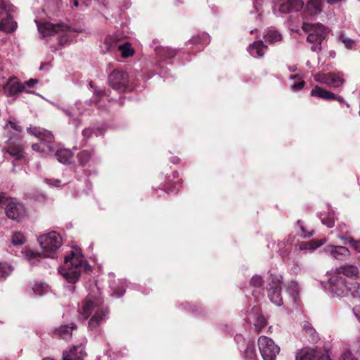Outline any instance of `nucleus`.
<instances>
[{
    "instance_id": "17",
    "label": "nucleus",
    "mask_w": 360,
    "mask_h": 360,
    "mask_svg": "<svg viewBox=\"0 0 360 360\" xmlns=\"http://www.w3.org/2000/svg\"><path fill=\"white\" fill-rule=\"evenodd\" d=\"M324 252L334 259L345 261L349 257V250L344 246L328 245L324 248Z\"/></svg>"
},
{
    "instance_id": "7",
    "label": "nucleus",
    "mask_w": 360,
    "mask_h": 360,
    "mask_svg": "<svg viewBox=\"0 0 360 360\" xmlns=\"http://www.w3.org/2000/svg\"><path fill=\"white\" fill-rule=\"evenodd\" d=\"M13 6L8 0H0V30L6 32H13L16 29V23L13 20L11 13Z\"/></svg>"
},
{
    "instance_id": "56",
    "label": "nucleus",
    "mask_w": 360,
    "mask_h": 360,
    "mask_svg": "<svg viewBox=\"0 0 360 360\" xmlns=\"http://www.w3.org/2000/svg\"><path fill=\"white\" fill-rule=\"evenodd\" d=\"M334 100H337L340 103H344L345 104L348 108H349V104L346 103L344 100V98L342 96H335V98Z\"/></svg>"
},
{
    "instance_id": "57",
    "label": "nucleus",
    "mask_w": 360,
    "mask_h": 360,
    "mask_svg": "<svg viewBox=\"0 0 360 360\" xmlns=\"http://www.w3.org/2000/svg\"><path fill=\"white\" fill-rule=\"evenodd\" d=\"M354 315H360V304L356 305L353 307Z\"/></svg>"
},
{
    "instance_id": "52",
    "label": "nucleus",
    "mask_w": 360,
    "mask_h": 360,
    "mask_svg": "<svg viewBox=\"0 0 360 360\" xmlns=\"http://www.w3.org/2000/svg\"><path fill=\"white\" fill-rule=\"evenodd\" d=\"M322 223L329 228H331V227L334 226V225H335V221H334V219H333V218H329L328 219H323Z\"/></svg>"
},
{
    "instance_id": "58",
    "label": "nucleus",
    "mask_w": 360,
    "mask_h": 360,
    "mask_svg": "<svg viewBox=\"0 0 360 360\" xmlns=\"http://www.w3.org/2000/svg\"><path fill=\"white\" fill-rule=\"evenodd\" d=\"M187 307H189L190 309L188 310V312L191 313H196L198 312L197 307L195 306H191L189 304H186Z\"/></svg>"
},
{
    "instance_id": "31",
    "label": "nucleus",
    "mask_w": 360,
    "mask_h": 360,
    "mask_svg": "<svg viewBox=\"0 0 360 360\" xmlns=\"http://www.w3.org/2000/svg\"><path fill=\"white\" fill-rule=\"evenodd\" d=\"M264 38L269 44H274L282 40L281 34L276 30H269L265 32Z\"/></svg>"
},
{
    "instance_id": "50",
    "label": "nucleus",
    "mask_w": 360,
    "mask_h": 360,
    "mask_svg": "<svg viewBox=\"0 0 360 360\" xmlns=\"http://www.w3.org/2000/svg\"><path fill=\"white\" fill-rule=\"evenodd\" d=\"M125 292V286L124 285H122L120 288H115L113 290V293L117 296V297H121L124 295Z\"/></svg>"
},
{
    "instance_id": "61",
    "label": "nucleus",
    "mask_w": 360,
    "mask_h": 360,
    "mask_svg": "<svg viewBox=\"0 0 360 360\" xmlns=\"http://www.w3.org/2000/svg\"><path fill=\"white\" fill-rule=\"evenodd\" d=\"M296 68L295 66H288V70L290 72H295L296 70Z\"/></svg>"
},
{
    "instance_id": "11",
    "label": "nucleus",
    "mask_w": 360,
    "mask_h": 360,
    "mask_svg": "<svg viewBox=\"0 0 360 360\" xmlns=\"http://www.w3.org/2000/svg\"><path fill=\"white\" fill-rule=\"evenodd\" d=\"M117 36H109L105 40V44L106 45L108 51H113L117 49L121 54V56L124 58L132 56L134 53V49L131 47V44L129 42H124L120 44L117 42Z\"/></svg>"
},
{
    "instance_id": "30",
    "label": "nucleus",
    "mask_w": 360,
    "mask_h": 360,
    "mask_svg": "<svg viewBox=\"0 0 360 360\" xmlns=\"http://www.w3.org/2000/svg\"><path fill=\"white\" fill-rule=\"evenodd\" d=\"M6 150L15 160H20L24 155L22 148L19 144H10Z\"/></svg>"
},
{
    "instance_id": "46",
    "label": "nucleus",
    "mask_w": 360,
    "mask_h": 360,
    "mask_svg": "<svg viewBox=\"0 0 360 360\" xmlns=\"http://www.w3.org/2000/svg\"><path fill=\"white\" fill-rule=\"evenodd\" d=\"M25 257L30 261V264L33 265V264H34V262H32V260L34 259L39 258L40 255H39V253H36V252H34L33 251L29 250V251H27L25 252Z\"/></svg>"
},
{
    "instance_id": "9",
    "label": "nucleus",
    "mask_w": 360,
    "mask_h": 360,
    "mask_svg": "<svg viewBox=\"0 0 360 360\" xmlns=\"http://www.w3.org/2000/svg\"><path fill=\"white\" fill-rule=\"evenodd\" d=\"M257 344L263 360H276L280 352V347L271 338L262 335L258 338Z\"/></svg>"
},
{
    "instance_id": "62",
    "label": "nucleus",
    "mask_w": 360,
    "mask_h": 360,
    "mask_svg": "<svg viewBox=\"0 0 360 360\" xmlns=\"http://www.w3.org/2000/svg\"><path fill=\"white\" fill-rule=\"evenodd\" d=\"M97 1H99L100 3H101L102 4H103L105 6H106L107 0H97Z\"/></svg>"
},
{
    "instance_id": "54",
    "label": "nucleus",
    "mask_w": 360,
    "mask_h": 360,
    "mask_svg": "<svg viewBox=\"0 0 360 360\" xmlns=\"http://www.w3.org/2000/svg\"><path fill=\"white\" fill-rule=\"evenodd\" d=\"M8 124L16 131H21V127L15 122L8 121Z\"/></svg>"
},
{
    "instance_id": "42",
    "label": "nucleus",
    "mask_w": 360,
    "mask_h": 360,
    "mask_svg": "<svg viewBox=\"0 0 360 360\" xmlns=\"http://www.w3.org/2000/svg\"><path fill=\"white\" fill-rule=\"evenodd\" d=\"M89 86L91 88L94 89V101L95 102L96 104H98L99 101L98 98L105 96V93L104 91L101 89H97L96 88H94L93 83L91 82L89 83Z\"/></svg>"
},
{
    "instance_id": "38",
    "label": "nucleus",
    "mask_w": 360,
    "mask_h": 360,
    "mask_svg": "<svg viewBox=\"0 0 360 360\" xmlns=\"http://www.w3.org/2000/svg\"><path fill=\"white\" fill-rule=\"evenodd\" d=\"M246 360H257L256 350L253 343H248L245 352Z\"/></svg>"
},
{
    "instance_id": "5",
    "label": "nucleus",
    "mask_w": 360,
    "mask_h": 360,
    "mask_svg": "<svg viewBox=\"0 0 360 360\" xmlns=\"http://www.w3.org/2000/svg\"><path fill=\"white\" fill-rule=\"evenodd\" d=\"M78 310L80 314L86 315H106L110 313L108 307L103 304L101 299L91 297H86L82 304H79Z\"/></svg>"
},
{
    "instance_id": "19",
    "label": "nucleus",
    "mask_w": 360,
    "mask_h": 360,
    "mask_svg": "<svg viewBox=\"0 0 360 360\" xmlns=\"http://www.w3.org/2000/svg\"><path fill=\"white\" fill-rule=\"evenodd\" d=\"M86 356L84 346L80 344L72 346L70 350H65L63 353V360H83Z\"/></svg>"
},
{
    "instance_id": "13",
    "label": "nucleus",
    "mask_w": 360,
    "mask_h": 360,
    "mask_svg": "<svg viewBox=\"0 0 360 360\" xmlns=\"http://www.w3.org/2000/svg\"><path fill=\"white\" fill-rule=\"evenodd\" d=\"M296 360H333L328 351L320 356L319 352L313 348H304L296 355Z\"/></svg>"
},
{
    "instance_id": "32",
    "label": "nucleus",
    "mask_w": 360,
    "mask_h": 360,
    "mask_svg": "<svg viewBox=\"0 0 360 360\" xmlns=\"http://www.w3.org/2000/svg\"><path fill=\"white\" fill-rule=\"evenodd\" d=\"M283 277L281 275L274 272V271H269V283L268 288H281Z\"/></svg>"
},
{
    "instance_id": "15",
    "label": "nucleus",
    "mask_w": 360,
    "mask_h": 360,
    "mask_svg": "<svg viewBox=\"0 0 360 360\" xmlns=\"http://www.w3.org/2000/svg\"><path fill=\"white\" fill-rule=\"evenodd\" d=\"M316 80L333 87H339L344 82L342 75L340 72L321 74L316 77Z\"/></svg>"
},
{
    "instance_id": "25",
    "label": "nucleus",
    "mask_w": 360,
    "mask_h": 360,
    "mask_svg": "<svg viewBox=\"0 0 360 360\" xmlns=\"http://www.w3.org/2000/svg\"><path fill=\"white\" fill-rule=\"evenodd\" d=\"M266 49L267 46L264 45L262 40L253 42L248 47L250 54L255 58L262 57Z\"/></svg>"
},
{
    "instance_id": "10",
    "label": "nucleus",
    "mask_w": 360,
    "mask_h": 360,
    "mask_svg": "<svg viewBox=\"0 0 360 360\" xmlns=\"http://www.w3.org/2000/svg\"><path fill=\"white\" fill-rule=\"evenodd\" d=\"M110 86L115 90L122 92L130 88L129 75L122 69L114 70L108 77Z\"/></svg>"
},
{
    "instance_id": "37",
    "label": "nucleus",
    "mask_w": 360,
    "mask_h": 360,
    "mask_svg": "<svg viewBox=\"0 0 360 360\" xmlns=\"http://www.w3.org/2000/svg\"><path fill=\"white\" fill-rule=\"evenodd\" d=\"M287 290L289 295L292 297L293 301H295L300 292L298 283L295 281H291L288 285Z\"/></svg>"
},
{
    "instance_id": "59",
    "label": "nucleus",
    "mask_w": 360,
    "mask_h": 360,
    "mask_svg": "<svg viewBox=\"0 0 360 360\" xmlns=\"http://www.w3.org/2000/svg\"><path fill=\"white\" fill-rule=\"evenodd\" d=\"M253 4H254L255 8L256 9L257 11H259V6H260V4H259L258 1L255 0Z\"/></svg>"
},
{
    "instance_id": "24",
    "label": "nucleus",
    "mask_w": 360,
    "mask_h": 360,
    "mask_svg": "<svg viewBox=\"0 0 360 360\" xmlns=\"http://www.w3.org/2000/svg\"><path fill=\"white\" fill-rule=\"evenodd\" d=\"M333 273L340 276L343 274L348 278H357L359 269L354 265H343L337 268Z\"/></svg>"
},
{
    "instance_id": "18",
    "label": "nucleus",
    "mask_w": 360,
    "mask_h": 360,
    "mask_svg": "<svg viewBox=\"0 0 360 360\" xmlns=\"http://www.w3.org/2000/svg\"><path fill=\"white\" fill-rule=\"evenodd\" d=\"M304 6L301 0H283L278 4V11L281 13H288L300 11Z\"/></svg>"
},
{
    "instance_id": "28",
    "label": "nucleus",
    "mask_w": 360,
    "mask_h": 360,
    "mask_svg": "<svg viewBox=\"0 0 360 360\" xmlns=\"http://www.w3.org/2000/svg\"><path fill=\"white\" fill-rule=\"evenodd\" d=\"M281 288H268V297L271 302L276 306H281L283 304V298L281 292Z\"/></svg>"
},
{
    "instance_id": "45",
    "label": "nucleus",
    "mask_w": 360,
    "mask_h": 360,
    "mask_svg": "<svg viewBox=\"0 0 360 360\" xmlns=\"http://www.w3.org/2000/svg\"><path fill=\"white\" fill-rule=\"evenodd\" d=\"M297 225L300 226V231H302V237L303 238H309L314 233L313 230L311 231H307L305 229V227L304 226L303 223L301 220H298L297 221Z\"/></svg>"
},
{
    "instance_id": "29",
    "label": "nucleus",
    "mask_w": 360,
    "mask_h": 360,
    "mask_svg": "<svg viewBox=\"0 0 360 360\" xmlns=\"http://www.w3.org/2000/svg\"><path fill=\"white\" fill-rule=\"evenodd\" d=\"M250 322L252 323L253 329L257 333L262 332V329L268 324L265 316H253V319Z\"/></svg>"
},
{
    "instance_id": "55",
    "label": "nucleus",
    "mask_w": 360,
    "mask_h": 360,
    "mask_svg": "<svg viewBox=\"0 0 360 360\" xmlns=\"http://www.w3.org/2000/svg\"><path fill=\"white\" fill-rule=\"evenodd\" d=\"M38 82V80L36 79H30V80L27 81L25 83V85L24 86H34L35 84H37Z\"/></svg>"
},
{
    "instance_id": "21",
    "label": "nucleus",
    "mask_w": 360,
    "mask_h": 360,
    "mask_svg": "<svg viewBox=\"0 0 360 360\" xmlns=\"http://www.w3.org/2000/svg\"><path fill=\"white\" fill-rule=\"evenodd\" d=\"M326 239H313L309 241L297 243L296 247L302 251L312 252L326 243Z\"/></svg>"
},
{
    "instance_id": "12",
    "label": "nucleus",
    "mask_w": 360,
    "mask_h": 360,
    "mask_svg": "<svg viewBox=\"0 0 360 360\" xmlns=\"http://www.w3.org/2000/svg\"><path fill=\"white\" fill-rule=\"evenodd\" d=\"M37 26L38 32L41 37L53 36L54 34H60L63 32L67 27L63 24H52L51 22H40L35 20Z\"/></svg>"
},
{
    "instance_id": "23",
    "label": "nucleus",
    "mask_w": 360,
    "mask_h": 360,
    "mask_svg": "<svg viewBox=\"0 0 360 360\" xmlns=\"http://www.w3.org/2000/svg\"><path fill=\"white\" fill-rule=\"evenodd\" d=\"M58 109H60L61 111H63L66 116L69 118V124H72L75 128H78L81 124L82 122L80 119L76 116L77 115H82V112L79 111V109H77L78 112H76V110L73 108H64L59 107L58 105L54 104Z\"/></svg>"
},
{
    "instance_id": "16",
    "label": "nucleus",
    "mask_w": 360,
    "mask_h": 360,
    "mask_svg": "<svg viewBox=\"0 0 360 360\" xmlns=\"http://www.w3.org/2000/svg\"><path fill=\"white\" fill-rule=\"evenodd\" d=\"M324 0H309L304 10V18H313L323 11Z\"/></svg>"
},
{
    "instance_id": "35",
    "label": "nucleus",
    "mask_w": 360,
    "mask_h": 360,
    "mask_svg": "<svg viewBox=\"0 0 360 360\" xmlns=\"http://www.w3.org/2000/svg\"><path fill=\"white\" fill-rule=\"evenodd\" d=\"M303 330L305 331L306 335L309 337V340L311 342H316L319 340V336L314 330V328L311 326L310 323H304L303 325Z\"/></svg>"
},
{
    "instance_id": "34",
    "label": "nucleus",
    "mask_w": 360,
    "mask_h": 360,
    "mask_svg": "<svg viewBox=\"0 0 360 360\" xmlns=\"http://www.w3.org/2000/svg\"><path fill=\"white\" fill-rule=\"evenodd\" d=\"M352 298L360 300V283L357 281L349 282L348 295Z\"/></svg>"
},
{
    "instance_id": "1",
    "label": "nucleus",
    "mask_w": 360,
    "mask_h": 360,
    "mask_svg": "<svg viewBox=\"0 0 360 360\" xmlns=\"http://www.w3.org/2000/svg\"><path fill=\"white\" fill-rule=\"evenodd\" d=\"M90 269V265L84 259L81 250L74 248L65 257L64 264L58 269V272L68 282L75 283L81 273L88 272Z\"/></svg>"
},
{
    "instance_id": "6",
    "label": "nucleus",
    "mask_w": 360,
    "mask_h": 360,
    "mask_svg": "<svg viewBox=\"0 0 360 360\" xmlns=\"http://www.w3.org/2000/svg\"><path fill=\"white\" fill-rule=\"evenodd\" d=\"M30 134L37 137L41 141L39 143H34L32 148L34 150L39 152L43 155H51L46 145H51L53 140V136L51 132L40 127H30L27 129Z\"/></svg>"
},
{
    "instance_id": "47",
    "label": "nucleus",
    "mask_w": 360,
    "mask_h": 360,
    "mask_svg": "<svg viewBox=\"0 0 360 360\" xmlns=\"http://www.w3.org/2000/svg\"><path fill=\"white\" fill-rule=\"evenodd\" d=\"M304 84H305L304 81L300 80V81H299L297 82H295L293 84H292L290 86V89L294 91H300L304 87Z\"/></svg>"
},
{
    "instance_id": "39",
    "label": "nucleus",
    "mask_w": 360,
    "mask_h": 360,
    "mask_svg": "<svg viewBox=\"0 0 360 360\" xmlns=\"http://www.w3.org/2000/svg\"><path fill=\"white\" fill-rule=\"evenodd\" d=\"M12 271L11 265L7 262H0V279H5Z\"/></svg>"
},
{
    "instance_id": "53",
    "label": "nucleus",
    "mask_w": 360,
    "mask_h": 360,
    "mask_svg": "<svg viewBox=\"0 0 360 360\" xmlns=\"http://www.w3.org/2000/svg\"><path fill=\"white\" fill-rule=\"evenodd\" d=\"M349 243L352 245L356 251L360 252V241H356L354 239L350 238Z\"/></svg>"
},
{
    "instance_id": "43",
    "label": "nucleus",
    "mask_w": 360,
    "mask_h": 360,
    "mask_svg": "<svg viewBox=\"0 0 360 360\" xmlns=\"http://www.w3.org/2000/svg\"><path fill=\"white\" fill-rule=\"evenodd\" d=\"M250 284L251 286L255 288H260L264 284V280L259 275H255L252 277Z\"/></svg>"
},
{
    "instance_id": "22",
    "label": "nucleus",
    "mask_w": 360,
    "mask_h": 360,
    "mask_svg": "<svg viewBox=\"0 0 360 360\" xmlns=\"http://www.w3.org/2000/svg\"><path fill=\"white\" fill-rule=\"evenodd\" d=\"M24 89L25 86L13 77H11L4 86V92L11 96L18 94Z\"/></svg>"
},
{
    "instance_id": "60",
    "label": "nucleus",
    "mask_w": 360,
    "mask_h": 360,
    "mask_svg": "<svg viewBox=\"0 0 360 360\" xmlns=\"http://www.w3.org/2000/svg\"><path fill=\"white\" fill-rule=\"evenodd\" d=\"M279 249L281 250L283 247H285V242H279L278 244Z\"/></svg>"
},
{
    "instance_id": "20",
    "label": "nucleus",
    "mask_w": 360,
    "mask_h": 360,
    "mask_svg": "<svg viewBox=\"0 0 360 360\" xmlns=\"http://www.w3.org/2000/svg\"><path fill=\"white\" fill-rule=\"evenodd\" d=\"M155 51L157 56L159 58L158 65L160 70L162 69V66L160 63L162 60L172 58L176 54V51L175 49L162 46H156L155 48Z\"/></svg>"
},
{
    "instance_id": "44",
    "label": "nucleus",
    "mask_w": 360,
    "mask_h": 360,
    "mask_svg": "<svg viewBox=\"0 0 360 360\" xmlns=\"http://www.w3.org/2000/svg\"><path fill=\"white\" fill-rule=\"evenodd\" d=\"M25 236L21 233H15L12 236V243L15 245H22L25 243Z\"/></svg>"
},
{
    "instance_id": "26",
    "label": "nucleus",
    "mask_w": 360,
    "mask_h": 360,
    "mask_svg": "<svg viewBox=\"0 0 360 360\" xmlns=\"http://www.w3.org/2000/svg\"><path fill=\"white\" fill-rule=\"evenodd\" d=\"M77 329V326L70 323L69 324L61 325L56 329V333L63 339L69 340L72 337L73 330Z\"/></svg>"
},
{
    "instance_id": "14",
    "label": "nucleus",
    "mask_w": 360,
    "mask_h": 360,
    "mask_svg": "<svg viewBox=\"0 0 360 360\" xmlns=\"http://www.w3.org/2000/svg\"><path fill=\"white\" fill-rule=\"evenodd\" d=\"M46 147L49 152L50 155L54 156V158L62 164H68L70 159L72 157V153L70 150L63 148L61 147L55 148L52 145H46Z\"/></svg>"
},
{
    "instance_id": "64",
    "label": "nucleus",
    "mask_w": 360,
    "mask_h": 360,
    "mask_svg": "<svg viewBox=\"0 0 360 360\" xmlns=\"http://www.w3.org/2000/svg\"><path fill=\"white\" fill-rule=\"evenodd\" d=\"M297 77H299V75H291V76L290 77V79H296V78H297Z\"/></svg>"
},
{
    "instance_id": "36",
    "label": "nucleus",
    "mask_w": 360,
    "mask_h": 360,
    "mask_svg": "<svg viewBox=\"0 0 360 360\" xmlns=\"http://www.w3.org/2000/svg\"><path fill=\"white\" fill-rule=\"evenodd\" d=\"M190 41L194 44L207 45L210 43V39L208 34L203 32L193 37Z\"/></svg>"
},
{
    "instance_id": "8",
    "label": "nucleus",
    "mask_w": 360,
    "mask_h": 360,
    "mask_svg": "<svg viewBox=\"0 0 360 360\" xmlns=\"http://www.w3.org/2000/svg\"><path fill=\"white\" fill-rule=\"evenodd\" d=\"M328 292L333 297H345L348 296L349 282L342 276L331 274L328 278Z\"/></svg>"
},
{
    "instance_id": "49",
    "label": "nucleus",
    "mask_w": 360,
    "mask_h": 360,
    "mask_svg": "<svg viewBox=\"0 0 360 360\" xmlns=\"http://www.w3.org/2000/svg\"><path fill=\"white\" fill-rule=\"evenodd\" d=\"M33 291L39 295H42L45 291V287L41 284H35L32 288Z\"/></svg>"
},
{
    "instance_id": "48",
    "label": "nucleus",
    "mask_w": 360,
    "mask_h": 360,
    "mask_svg": "<svg viewBox=\"0 0 360 360\" xmlns=\"http://www.w3.org/2000/svg\"><path fill=\"white\" fill-rule=\"evenodd\" d=\"M340 360H357L356 358L353 356L350 351L347 350L344 352L340 358Z\"/></svg>"
},
{
    "instance_id": "51",
    "label": "nucleus",
    "mask_w": 360,
    "mask_h": 360,
    "mask_svg": "<svg viewBox=\"0 0 360 360\" xmlns=\"http://www.w3.org/2000/svg\"><path fill=\"white\" fill-rule=\"evenodd\" d=\"M342 42L347 49H352L354 44V41L349 38H345Z\"/></svg>"
},
{
    "instance_id": "3",
    "label": "nucleus",
    "mask_w": 360,
    "mask_h": 360,
    "mask_svg": "<svg viewBox=\"0 0 360 360\" xmlns=\"http://www.w3.org/2000/svg\"><path fill=\"white\" fill-rule=\"evenodd\" d=\"M41 248V254L44 257L55 258L57 250L62 245V238L56 231L40 236L38 238Z\"/></svg>"
},
{
    "instance_id": "4",
    "label": "nucleus",
    "mask_w": 360,
    "mask_h": 360,
    "mask_svg": "<svg viewBox=\"0 0 360 360\" xmlns=\"http://www.w3.org/2000/svg\"><path fill=\"white\" fill-rule=\"evenodd\" d=\"M0 207L4 208L6 216L20 221L25 216V208L15 198H8L4 193H0Z\"/></svg>"
},
{
    "instance_id": "27",
    "label": "nucleus",
    "mask_w": 360,
    "mask_h": 360,
    "mask_svg": "<svg viewBox=\"0 0 360 360\" xmlns=\"http://www.w3.org/2000/svg\"><path fill=\"white\" fill-rule=\"evenodd\" d=\"M311 96L319 97L328 101L334 100L335 98V95L333 92L325 90L319 86H316L311 91Z\"/></svg>"
},
{
    "instance_id": "63",
    "label": "nucleus",
    "mask_w": 360,
    "mask_h": 360,
    "mask_svg": "<svg viewBox=\"0 0 360 360\" xmlns=\"http://www.w3.org/2000/svg\"><path fill=\"white\" fill-rule=\"evenodd\" d=\"M72 3L75 7H77L79 6L78 0H72Z\"/></svg>"
},
{
    "instance_id": "40",
    "label": "nucleus",
    "mask_w": 360,
    "mask_h": 360,
    "mask_svg": "<svg viewBox=\"0 0 360 360\" xmlns=\"http://www.w3.org/2000/svg\"><path fill=\"white\" fill-rule=\"evenodd\" d=\"M94 134H95L96 136H98L99 135H103V130L102 129H94L93 128L89 127V128H85L82 131V136L86 139L91 137Z\"/></svg>"
},
{
    "instance_id": "41",
    "label": "nucleus",
    "mask_w": 360,
    "mask_h": 360,
    "mask_svg": "<svg viewBox=\"0 0 360 360\" xmlns=\"http://www.w3.org/2000/svg\"><path fill=\"white\" fill-rule=\"evenodd\" d=\"M102 316H91L88 322V327L90 330L96 329L102 322Z\"/></svg>"
},
{
    "instance_id": "2",
    "label": "nucleus",
    "mask_w": 360,
    "mask_h": 360,
    "mask_svg": "<svg viewBox=\"0 0 360 360\" xmlns=\"http://www.w3.org/2000/svg\"><path fill=\"white\" fill-rule=\"evenodd\" d=\"M302 30L308 34L307 41L313 44L311 50L314 52L319 53L321 49V44L327 34V29L321 23H307L303 22Z\"/></svg>"
},
{
    "instance_id": "33",
    "label": "nucleus",
    "mask_w": 360,
    "mask_h": 360,
    "mask_svg": "<svg viewBox=\"0 0 360 360\" xmlns=\"http://www.w3.org/2000/svg\"><path fill=\"white\" fill-rule=\"evenodd\" d=\"M94 151L89 150H84L80 151L77 155V158L79 163L82 166L86 165L92 157Z\"/></svg>"
}]
</instances>
